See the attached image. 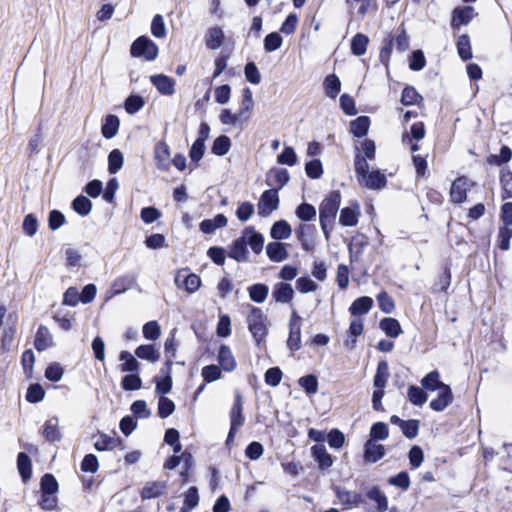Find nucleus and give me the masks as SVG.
<instances>
[{"label":"nucleus","mask_w":512,"mask_h":512,"mask_svg":"<svg viewBox=\"0 0 512 512\" xmlns=\"http://www.w3.org/2000/svg\"><path fill=\"white\" fill-rule=\"evenodd\" d=\"M341 203V194L339 191L330 192L322 201L319 207V221L321 229L329 239L330 232L335 223L336 214Z\"/></svg>","instance_id":"1"},{"label":"nucleus","mask_w":512,"mask_h":512,"mask_svg":"<svg viewBox=\"0 0 512 512\" xmlns=\"http://www.w3.org/2000/svg\"><path fill=\"white\" fill-rule=\"evenodd\" d=\"M267 317L263 311L258 307H252L248 317L247 323L249 331L251 332L256 343L259 345L260 342L267 335Z\"/></svg>","instance_id":"2"},{"label":"nucleus","mask_w":512,"mask_h":512,"mask_svg":"<svg viewBox=\"0 0 512 512\" xmlns=\"http://www.w3.org/2000/svg\"><path fill=\"white\" fill-rule=\"evenodd\" d=\"M230 431L227 437V442L233 441L235 434L245 422L243 415V398L239 392H236L233 406L230 410Z\"/></svg>","instance_id":"3"},{"label":"nucleus","mask_w":512,"mask_h":512,"mask_svg":"<svg viewBox=\"0 0 512 512\" xmlns=\"http://www.w3.org/2000/svg\"><path fill=\"white\" fill-rule=\"evenodd\" d=\"M131 54L134 57H143L147 61L156 59L158 55L157 45L146 36L136 39L131 46Z\"/></svg>","instance_id":"4"},{"label":"nucleus","mask_w":512,"mask_h":512,"mask_svg":"<svg viewBox=\"0 0 512 512\" xmlns=\"http://www.w3.org/2000/svg\"><path fill=\"white\" fill-rule=\"evenodd\" d=\"M279 207V196L277 189H269L262 193L257 204L258 215L267 217Z\"/></svg>","instance_id":"5"},{"label":"nucleus","mask_w":512,"mask_h":512,"mask_svg":"<svg viewBox=\"0 0 512 512\" xmlns=\"http://www.w3.org/2000/svg\"><path fill=\"white\" fill-rule=\"evenodd\" d=\"M301 325L302 318L295 309H292L289 321V337L287 346L291 351H297L301 347Z\"/></svg>","instance_id":"6"},{"label":"nucleus","mask_w":512,"mask_h":512,"mask_svg":"<svg viewBox=\"0 0 512 512\" xmlns=\"http://www.w3.org/2000/svg\"><path fill=\"white\" fill-rule=\"evenodd\" d=\"M174 281L179 289H184L189 294L195 293L201 285L200 277L194 273H189L187 269L179 270Z\"/></svg>","instance_id":"7"},{"label":"nucleus","mask_w":512,"mask_h":512,"mask_svg":"<svg viewBox=\"0 0 512 512\" xmlns=\"http://www.w3.org/2000/svg\"><path fill=\"white\" fill-rule=\"evenodd\" d=\"M472 186L468 178L462 176L452 182L450 189V198L453 203L460 204L467 198V191Z\"/></svg>","instance_id":"8"},{"label":"nucleus","mask_w":512,"mask_h":512,"mask_svg":"<svg viewBox=\"0 0 512 512\" xmlns=\"http://www.w3.org/2000/svg\"><path fill=\"white\" fill-rule=\"evenodd\" d=\"M358 183L361 186L366 187L368 189L378 190L386 186L387 179L383 173H381L378 170H375L368 172L363 177H361Z\"/></svg>","instance_id":"9"},{"label":"nucleus","mask_w":512,"mask_h":512,"mask_svg":"<svg viewBox=\"0 0 512 512\" xmlns=\"http://www.w3.org/2000/svg\"><path fill=\"white\" fill-rule=\"evenodd\" d=\"M294 297V289L291 284L285 282H277L273 286L272 299L277 303L287 304Z\"/></svg>","instance_id":"10"},{"label":"nucleus","mask_w":512,"mask_h":512,"mask_svg":"<svg viewBox=\"0 0 512 512\" xmlns=\"http://www.w3.org/2000/svg\"><path fill=\"white\" fill-rule=\"evenodd\" d=\"M228 256L237 262L248 261L249 253L243 233H241V236L237 238L229 247Z\"/></svg>","instance_id":"11"},{"label":"nucleus","mask_w":512,"mask_h":512,"mask_svg":"<svg viewBox=\"0 0 512 512\" xmlns=\"http://www.w3.org/2000/svg\"><path fill=\"white\" fill-rule=\"evenodd\" d=\"M245 241L255 254H260L264 246V237L255 231L254 227L248 226L242 231Z\"/></svg>","instance_id":"12"},{"label":"nucleus","mask_w":512,"mask_h":512,"mask_svg":"<svg viewBox=\"0 0 512 512\" xmlns=\"http://www.w3.org/2000/svg\"><path fill=\"white\" fill-rule=\"evenodd\" d=\"M438 391V396L436 399L430 402V407L432 410L440 412L452 403L453 394L451 388L448 385L442 386V388Z\"/></svg>","instance_id":"13"},{"label":"nucleus","mask_w":512,"mask_h":512,"mask_svg":"<svg viewBox=\"0 0 512 512\" xmlns=\"http://www.w3.org/2000/svg\"><path fill=\"white\" fill-rule=\"evenodd\" d=\"M360 216V206L355 204L350 207H345L340 211L339 223L342 226L353 227L358 224Z\"/></svg>","instance_id":"14"},{"label":"nucleus","mask_w":512,"mask_h":512,"mask_svg":"<svg viewBox=\"0 0 512 512\" xmlns=\"http://www.w3.org/2000/svg\"><path fill=\"white\" fill-rule=\"evenodd\" d=\"M311 453L315 461L318 462L321 470L328 469L333 464L332 456L327 452L326 447L323 444L314 445L311 448Z\"/></svg>","instance_id":"15"},{"label":"nucleus","mask_w":512,"mask_h":512,"mask_svg":"<svg viewBox=\"0 0 512 512\" xmlns=\"http://www.w3.org/2000/svg\"><path fill=\"white\" fill-rule=\"evenodd\" d=\"M150 80L161 94L172 95L175 91V81L166 75H154L150 77Z\"/></svg>","instance_id":"16"},{"label":"nucleus","mask_w":512,"mask_h":512,"mask_svg":"<svg viewBox=\"0 0 512 512\" xmlns=\"http://www.w3.org/2000/svg\"><path fill=\"white\" fill-rule=\"evenodd\" d=\"M54 345L53 336L46 326L41 325L36 333L34 346L41 352Z\"/></svg>","instance_id":"17"},{"label":"nucleus","mask_w":512,"mask_h":512,"mask_svg":"<svg viewBox=\"0 0 512 512\" xmlns=\"http://www.w3.org/2000/svg\"><path fill=\"white\" fill-rule=\"evenodd\" d=\"M166 489L167 483L164 481L148 482L141 491V497L143 500L156 498L163 495Z\"/></svg>","instance_id":"18"},{"label":"nucleus","mask_w":512,"mask_h":512,"mask_svg":"<svg viewBox=\"0 0 512 512\" xmlns=\"http://www.w3.org/2000/svg\"><path fill=\"white\" fill-rule=\"evenodd\" d=\"M225 34L220 27L209 28L205 34V44L207 48L216 50L220 48L224 42Z\"/></svg>","instance_id":"19"},{"label":"nucleus","mask_w":512,"mask_h":512,"mask_svg":"<svg viewBox=\"0 0 512 512\" xmlns=\"http://www.w3.org/2000/svg\"><path fill=\"white\" fill-rule=\"evenodd\" d=\"M474 17V8L471 6H465L462 8H455L453 10V16L451 25L453 27H459L461 25L468 24Z\"/></svg>","instance_id":"20"},{"label":"nucleus","mask_w":512,"mask_h":512,"mask_svg":"<svg viewBox=\"0 0 512 512\" xmlns=\"http://www.w3.org/2000/svg\"><path fill=\"white\" fill-rule=\"evenodd\" d=\"M266 253L269 259L274 262H282L288 257L285 244L280 242L269 243L266 247Z\"/></svg>","instance_id":"21"},{"label":"nucleus","mask_w":512,"mask_h":512,"mask_svg":"<svg viewBox=\"0 0 512 512\" xmlns=\"http://www.w3.org/2000/svg\"><path fill=\"white\" fill-rule=\"evenodd\" d=\"M218 361L223 370L231 372L236 368V361L231 349L226 345H221L218 352Z\"/></svg>","instance_id":"22"},{"label":"nucleus","mask_w":512,"mask_h":512,"mask_svg":"<svg viewBox=\"0 0 512 512\" xmlns=\"http://www.w3.org/2000/svg\"><path fill=\"white\" fill-rule=\"evenodd\" d=\"M385 454L384 446L371 440L365 444L364 459L367 462H376Z\"/></svg>","instance_id":"23"},{"label":"nucleus","mask_w":512,"mask_h":512,"mask_svg":"<svg viewBox=\"0 0 512 512\" xmlns=\"http://www.w3.org/2000/svg\"><path fill=\"white\" fill-rule=\"evenodd\" d=\"M373 306L372 298L363 296L356 299L349 308L351 315L360 316L367 314Z\"/></svg>","instance_id":"24"},{"label":"nucleus","mask_w":512,"mask_h":512,"mask_svg":"<svg viewBox=\"0 0 512 512\" xmlns=\"http://www.w3.org/2000/svg\"><path fill=\"white\" fill-rule=\"evenodd\" d=\"M292 229L288 222L280 220L275 222L270 231V235L275 240L287 239L291 236Z\"/></svg>","instance_id":"25"},{"label":"nucleus","mask_w":512,"mask_h":512,"mask_svg":"<svg viewBox=\"0 0 512 512\" xmlns=\"http://www.w3.org/2000/svg\"><path fill=\"white\" fill-rule=\"evenodd\" d=\"M389 376H390V372H389L388 363L386 361H380L378 363L377 371L374 376V381H373L374 386L377 389L383 390V388L385 387V385L388 381Z\"/></svg>","instance_id":"26"},{"label":"nucleus","mask_w":512,"mask_h":512,"mask_svg":"<svg viewBox=\"0 0 512 512\" xmlns=\"http://www.w3.org/2000/svg\"><path fill=\"white\" fill-rule=\"evenodd\" d=\"M421 385L428 391H436L447 384L440 381V374L437 370L428 373L422 380Z\"/></svg>","instance_id":"27"},{"label":"nucleus","mask_w":512,"mask_h":512,"mask_svg":"<svg viewBox=\"0 0 512 512\" xmlns=\"http://www.w3.org/2000/svg\"><path fill=\"white\" fill-rule=\"evenodd\" d=\"M169 147L165 142H159L155 146V159L160 169H166L169 165Z\"/></svg>","instance_id":"28"},{"label":"nucleus","mask_w":512,"mask_h":512,"mask_svg":"<svg viewBox=\"0 0 512 512\" xmlns=\"http://www.w3.org/2000/svg\"><path fill=\"white\" fill-rule=\"evenodd\" d=\"M249 297L256 303H263L268 296L269 287L266 284L257 283L248 287Z\"/></svg>","instance_id":"29"},{"label":"nucleus","mask_w":512,"mask_h":512,"mask_svg":"<svg viewBox=\"0 0 512 512\" xmlns=\"http://www.w3.org/2000/svg\"><path fill=\"white\" fill-rule=\"evenodd\" d=\"M43 435L50 442L60 440L61 433L58 428V418L54 417L45 422Z\"/></svg>","instance_id":"30"},{"label":"nucleus","mask_w":512,"mask_h":512,"mask_svg":"<svg viewBox=\"0 0 512 512\" xmlns=\"http://www.w3.org/2000/svg\"><path fill=\"white\" fill-rule=\"evenodd\" d=\"M336 495L342 505H359L362 502L360 494L345 489H336Z\"/></svg>","instance_id":"31"},{"label":"nucleus","mask_w":512,"mask_h":512,"mask_svg":"<svg viewBox=\"0 0 512 512\" xmlns=\"http://www.w3.org/2000/svg\"><path fill=\"white\" fill-rule=\"evenodd\" d=\"M380 328L387 336L396 338L402 333L401 325L394 318H384L380 321Z\"/></svg>","instance_id":"32"},{"label":"nucleus","mask_w":512,"mask_h":512,"mask_svg":"<svg viewBox=\"0 0 512 512\" xmlns=\"http://www.w3.org/2000/svg\"><path fill=\"white\" fill-rule=\"evenodd\" d=\"M369 38L365 34L358 33L351 40V52L356 56H362L366 53Z\"/></svg>","instance_id":"33"},{"label":"nucleus","mask_w":512,"mask_h":512,"mask_svg":"<svg viewBox=\"0 0 512 512\" xmlns=\"http://www.w3.org/2000/svg\"><path fill=\"white\" fill-rule=\"evenodd\" d=\"M370 126V119L367 116H360L350 123V131L356 137H363L367 134Z\"/></svg>","instance_id":"34"},{"label":"nucleus","mask_w":512,"mask_h":512,"mask_svg":"<svg viewBox=\"0 0 512 512\" xmlns=\"http://www.w3.org/2000/svg\"><path fill=\"white\" fill-rule=\"evenodd\" d=\"M367 497L376 503L379 512H385L388 509V499L378 487H372L367 492Z\"/></svg>","instance_id":"35"},{"label":"nucleus","mask_w":512,"mask_h":512,"mask_svg":"<svg viewBox=\"0 0 512 512\" xmlns=\"http://www.w3.org/2000/svg\"><path fill=\"white\" fill-rule=\"evenodd\" d=\"M121 364V372H137L140 367V363L136 358L128 351H122L119 355Z\"/></svg>","instance_id":"36"},{"label":"nucleus","mask_w":512,"mask_h":512,"mask_svg":"<svg viewBox=\"0 0 512 512\" xmlns=\"http://www.w3.org/2000/svg\"><path fill=\"white\" fill-rule=\"evenodd\" d=\"M135 354L137 357L148 360L152 363L160 359V353L153 345H140L136 348Z\"/></svg>","instance_id":"37"},{"label":"nucleus","mask_w":512,"mask_h":512,"mask_svg":"<svg viewBox=\"0 0 512 512\" xmlns=\"http://www.w3.org/2000/svg\"><path fill=\"white\" fill-rule=\"evenodd\" d=\"M325 93L330 98H336L341 89V82L335 74L328 75L324 80Z\"/></svg>","instance_id":"38"},{"label":"nucleus","mask_w":512,"mask_h":512,"mask_svg":"<svg viewBox=\"0 0 512 512\" xmlns=\"http://www.w3.org/2000/svg\"><path fill=\"white\" fill-rule=\"evenodd\" d=\"M119 129V119L115 115H108L105 123L102 126V134L105 138L110 139L114 137Z\"/></svg>","instance_id":"39"},{"label":"nucleus","mask_w":512,"mask_h":512,"mask_svg":"<svg viewBox=\"0 0 512 512\" xmlns=\"http://www.w3.org/2000/svg\"><path fill=\"white\" fill-rule=\"evenodd\" d=\"M124 157L119 149H114L108 156V171L110 174H116L123 166Z\"/></svg>","instance_id":"40"},{"label":"nucleus","mask_w":512,"mask_h":512,"mask_svg":"<svg viewBox=\"0 0 512 512\" xmlns=\"http://www.w3.org/2000/svg\"><path fill=\"white\" fill-rule=\"evenodd\" d=\"M407 397L409 401L416 406H422L428 399L425 391L422 388L414 385H411L408 388Z\"/></svg>","instance_id":"41"},{"label":"nucleus","mask_w":512,"mask_h":512,"mask_svg":"<svg viewBox=\"0 0 512 512\" xmlns=\"http://www.w3.org/2000/svg\"><path fill=\"white\" fill-rule=\"evenodd\" d=\"M17 467L23 481H27L31 477V460L26 453H20L17 458Z\"/></svg>","instance_id":"42"},{"label":"nucleus","mask_w":512,"mask_h":512,"mask_svg":"<svg viewBox=\"0 0 512 512\" xmlns=\"http://www.w3.org/2000/svg\"><path fill=\"white\" fill-rule=\"evenodd\" d=\"M73 209L80 215L86 216L91 212L92 202L85 196H78L72 202Z\"/></svg>","instance_id":"43"},{"label":"nucleus","mask_w":512,"mask_h":512,"mask_svg":"<svg viewBox=\"0 0 512 512\" xmlns=\"http://www.w3.org/2000/svg\"><path fill=\"white\" fill-rule=\"evenodd\" d=\"M425 136V128L422 122L414 123L411 126V136L408 133H403L402 142L404 144L411 143L412 139L421 140Z\"/></svg>","instance_id":"44"},{"label":"nucleus","mask_w":512,"mask_h":512,"mask_svg":"<svg viewBox=\"0 0 512 512\" xmlns=\"http://www.w3.org/2000/svg\"><path fill=\"white\" fill-rule=\"evenodd\" d=\"M457 50H458L459 56L463 60L466 61V60H469L470 58H472L471 44H470L469 37L467 35L463 34L459 37L458 42H457Z\"/></svg>","instance_id":"45"},{"label":"nucleus","mask_w":512,"mask_h":512,"mask_svg":"<svg viewBox=\"0 0 512 512\" xmlns=\"http://www.w3.org/2000/svg\"><path fill=\"white\" fill-rule=\"evenodd\" d=\"M121 386L126 391L139 390L142 387V380L138 374L131 373L122 379Z\"/></svg>","instance_id":"46"},{"label":"nucleus","mask_w":512,"mask_h":512,"mask_svg":"<svg viewBox=\"0 0 512 512\" xmlns=\"http://www.w3.org/2000/svg\"><path fill=\"white\" fill-rule=\"evenodd\" d=\"M175 410V404L165 396H160L158 401V415L160 418H167Z\"/></svg>","instance_id":"47"},{"label":"nucleus","mask_w":512,"mask_h":512,"mask_svg":"<svg viewBox=\"0 0 512 512\" xmlns=\"http://www.w3.org/2000/svg\"><path fill=\"white\" fill-rule=\"evenodd\" d=\"M368 160L369 159L362 157L360 152L356 153L354 160V170L358 181L361 177L369 172Z\"/></svg>","instance_id":"48"},{"label":"nucleus","mask_w":512,"mask_h":512,"mask_svg":"<svg viewBox=\"0 0 512 512\" xmlns=\"http://www.w3.org/2000/svg\"><path fill=\"white\" fill-rule=\"evenodd\" d=\"M282 42L283 38L279 33H270L264 39V49L266 52H273L281 47Z\"/></svg>","instance_id":"49"},{"label":"nucleus","mask_w":512,"mask_h":512,"mask_svg":"<svg viewBox=\"0 0 512 512\" xmlns=\"http://www.w3.org/2000/svg\"><path fill=\"white\" fill-rule=\"evenodd\" d=\"M230 146H231V141H230L229 137L222 135L215 139L213 146H212V152L215 155L222 156V155H225L229 151Z\"/></svg>","instance_id":"50"},{"label":"nucleus","mask_w":512,"mask_h":512,"mask_svg":"<svg viewBox=\"0 0 512 512\" xmlns=\"http://www.w3.org/2000/svg\"><path fill=\"white\" fill-rule=\"evenodd\" d=\"M41 490L45 494H55L58 491V483L52 474H45L41 478Z\"/></svg>","instance_id":"51"},{"label":"nucleus","mask_w":512,"mask_h":512,"mask_svg":"<svg viewBox=\"0 0 512 512\" xmlns=\"http://www.w3.org/2000/svg\"><path fill=\"white\" fill-rule=\"evenodd\" d=\"M296 215L302 221H310L316 216V209L313 205L303 203L296 209Z\"/></svg>","instance_id":"52"},{"label":"nucleus","mask_w":512,"mask_h":512,"mask_svg":"<svg viewBox=\"0 0 512 512\" xmlns=\"http://www.w3.org/2000/svg\"><path fill=\"white\" fill-rule=\"evenodd\" d=\"M151 33L156 38H164L166 36V27L163 17L159 14L155 15L151 23Z\"/></svg>","instance_id":"53"},{"label":"nucleus","mask_w":512,"mask_h":512,"mask_svg":"<svg viewBox=\"0 0 512 512\" xmlns=\"http://www.w3.org/2000/svg\"><path fill=\"white\" fill-rule=\"evenodd\" d=\"M201 375L207 383H210L220 379L222 372L218 366L208 365L202 368Z\"/></svg>","instance_id":"54"},{"label":"nucleus","mask_w":512,"mask_h":512,"mask_svg":"<svg viewBox=\"0 0 512 512\" xmlns=\"http://www.w3.org/2000/svg\"><path fill=\"white\" fill-rule=\"evenodd\" d=\"M421 96L418 94L415 88L405 87L402 92L401 102L404 105H414L421 100Z\"/></svg>","instance_id":"55"},{"label":"nucleus","mask_w":512,"mask_h":512,"mask_svg":"<svg viewBox=\"0 0 512 512\" xmlns=\"http://www.w3.org/2000/svg\"><path fill=\"white\" fill-rule=\"evenodd\" d=\"M117 444V440L105 435L101 434L99 438L95 441L94 447L97 451H106L113 449Z\"/></svg>","instance_id":"56"},{"label":"nucleus","mask_w":512,"mask_h":512,"mask_svg":"<svg viewBox=\"0 0 512 512\" xmlns=\"http://www.w3.org/2000/svg\"><path fill=\"white\" fill-rule=\"evenodd\" d=\"M357 152L362 154V157H365L369 160H374L376 155V146L374 141L370 139H366L361 142V148L356 147Z\"/></svg>","instance_id":"57"},{"label":"nucleus","mask_w":512,"mask_h":512,"mask_svg":"<svg viewBox=\"0 0 512 512\" xmlns=\"http://www.w3.org/2000/svg\"><path fill=\"white\" fill-rule=\"evenodd\" d=\"M144 106V100L141 96L131 95L125 101V109L129 114H135Z\"/></svg>","instance_id":"58"},{"label":"nucleus","mask_w":512,"mask_h":512,"mask_svg":"<svg viewBox=\"0 0 512 512\" xmlns=\"http://www.w3.org/2000/svg\"><path fill=\"white\" fill-rule=\"evenodd\" d=\"M299 385L308 393L315 394L318 390V381L314 375L303 376L299 379Z\"/></svg>","instance_id":"59"},{"label":"nucleus","mask_w":512,"mask_h":512,"mask_svg":"<svg viewBox=\"0 0 512 512\" xmlns=\"http://www.w3.org/2000/svg\"><path fill=\"white\" fill-rule=\"evenodd\" d=\"M160 326L156 321L147 322L143 326V336L148 340H156L160 337Z\"/></svg>","instance_id":"60"},{"label":"nucleus","mask_w":512,"mask_h":512,"mask_svg":"<svg viewBox=\"0 0 512 512\" xmlns=\"http://www.w3.org/2000/svg\"><path fill=\"white\" fill-rule=\"evenodd\" d=\"M317 288V283L309 277H300L296 280V289L301 293L314 292Z\"/></svg>","instance_id":"61"},{"label":"nucleus","mask_w":512,"mask_h":512,"mask_svg":"<svg viewBox=\"0 0 512 512\" xmlns=\"http://www.w3.org/2000/svg\"><path fill=\"white\" fill-rule=\"evenodd\" d=\"M63 368L59 363L50 364L45 370V376L48 380L58 382L63 377Z\"/></svg>","instance_id":"62"},{"label":"nucleus","mask_w":512,"mask_h":512,"mask_svg":"<svg viewBox=\"0 0 512 512\" xmlns=\"http://www.w3.org/2000/svg\"><path fill=\"white\" fill-rule=\"evenodd\" d=\"M253 213L254 205L250 202H242L236 210V216L241 222H246Z\"/></svg>","instance_id":"63"},{"label":"nucleus","mask_w":512,"mask_h":512,"mask_svg":"<svg viewBox=\"0 0 512 512\" xmlns=\"http://www.w3.org/2000/svg\"><path fill=\"white\" fill-rule=\"evenodd\" d=\"M305 171L308 177L318 179L323 173L322 164L320 160L314 159L308 162L305 166Z\"/></svg>","instance_id":"64"}]
</instances>
